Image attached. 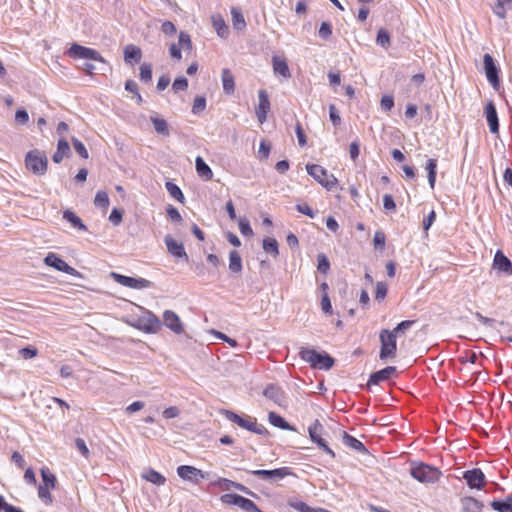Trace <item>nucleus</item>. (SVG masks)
<instances>
[{
  "label": "nucleus",
  "mask_w": 512,
  "mask_h": 512,
  "mask_svg": "<svg viewBox=\"0 0 512 512\" xmlns=\"http://www.w3.org/2000/svg\"><path fill=\"white\" fill-rule=\"evenodd\" d=\"M161 31L168 36H172L176 33V26L171 21H164L161 25Z\"/></svg>",
  "instance_id": "69168bd1"
},
{
  "label": "nucleus",
  "mask_w": 512,
  "mask_h": 512,
  "mask_svg": "<svg viewBox=\"0 0 512 512\" xmlns=\"http://www.w3.org/2000/svg\"><path fill=\"white\" fill-rule=\"evenodd\" d=\"M290 506L298 512H316L317 508L310 507L303 501L290 502Z\"/></svg>",
  "instance_id": "5fc2aeb1"
},
{
  "label": "nucleus",
  "mask_w": 512,
  "mask_h": 512,
  "mask_svg": "<svg viewBox=\"0 0 512 512\" xmlns=\"http://www.w3.org/2000/svg\"><path fill=\"white\" fill-rule=\"evenodd\" d=\"M242 258L236 250L229 253V269L233 273H240L242 271Z\"/></svg>",
  "instance_id": "7c9ffc66"
},
{
  "label": "nucleus",
  "mask_w": 512,
  "mask_h": 512,
  "mask_svg": "<svg viewBox=\"0 0 512 512\" xmlns=\"http://www.w3.org/2000/svg\"><path fill=\"white\" fill-rule=\"evenodd\" d=\"M150 119L154 126L155 131L158 134H162L165 136L169 135V129L166 120H164L163 118H159L157 116H151Z\"/></svg>",
  "instance_id": "a19ab883"
},
{
  "label": "nucleus",
  "mask_w": 512,
  "mask_h": 512,
  "mask_svg": "<svg viewBox=\"0 0 512 512\" xmlns=\"http://www.w3.org/2000/svg\"><path fill=\"white\" fill-rule=\"evenodd\" d=\"M263 395L266 398L272 400L274 403L278 404L279 406L285 405V402H286L285 394H284L283 390L276 385H273V384L268 385L264 389Z\"/></svg>",
  "instance_id": "6ab92c4d"
},
{
  "label": "nucleus",
  "mask_w": 512,
  "mask_h": 512,
  "mask_svg": "<svg viewBox=\"0 0 512 512\" xmlns=\"http://www.w3.org/2000/svg\"><path fill=\"white\" fill-rule=\"evenodd\" d=\"M142 478L157 486H162L166 482V478L154 469H149L142 474Z\"/></svg>",
  "instance_id": "c85d7f7f"
},
{
  "label": "nucleus",
  "mask_w": 512,
  "mask_h": 512,
  "mask_svg": "<svg viewBox=\"0 0 512 512\" xmlns=\"http://www.w3.org/2000/svg\"><path fill=\"white\" fill-rule=\"evenodd\" d=\"M250 473L270 483L280 481L292 474L289 467H281L272 470H253Z\"/></svg>",
  "instance_id": "6e6552de"
},
{
  "label": "nucleus",
  "mask_w": 512,
  "mask_h": 512,
  "mask_svg": "<svg viewBox=\"0 0 512 512\" xmlns=\"http://www.w3.org/2000/svg\"><path fill=\"white\" fill-rule=\"evenodd\" d=\"M124 59L127 63L138 62L141 59V49L135 45H127L124 48Z\"/></svg>",
  "instance_id": "c756f323"
},
{
  "label": "nucleus",
  "mask_w": 512,
  "mask_h": 512,
  "mask_svg": "<svg viewBox=\"0 0 512 512\" xmlns=\"http://www.w3.org/2000/svg\"><path fill=\"white\" fill-rule=\"evenodd\" d=\"M111 276L115 280V282L128 288L141 290L151 286V282L144 278H134L118 274L115 272H112Z\"/></svg>",
  "instance_id": "9d476101"
},
{
  "label": "nucleus",
  "mask_w": 512,
  "mask_h": 512,
  "mask_svg": "<svg viewBox=\"0 0 512 512\" xmlns=\"http://www.w3.org/2000/svg\"><path fill=\"white\" fill-rule=\"evenodd\" d=\"M178 45L181 48V50L182 49L183 50H187V51H191L192 50V48H193L192 40H191L190 35L187 32L181 31L179 33Z\"/></svg>",
  "instance_id": "a18cd8bd"
},
{
  "label": "nucleus",
  "mask_w": 512,
  "mask_h": 512,
  "mask_svg": "<svg viewBox=\"0 0 512 512\" xmlns=\"http://www.w3.org/2000/svg\"><path fill=\"white\" fill-rule=\"evenodd\" d=\"M195 168L199 177L203 178L206 181L212 179L213 172L201 156L196 157Z\"/></svg>",
  "instance_id": "393cba45"
},
{
  "label": "nucleus",
  "mask_w": 512,
  "mask_h": 512,
  "mask_svg": "<svg viewBox=\"0 0 512 512\" xmlns=\"http://www.w3.org/2000/svg\"><path fill=\"white\" fill-rule=\"evenodd\" d=\"M211 21H212L213 28L217 32V35L221 38H227L229 35V28L226 25V22L223 19V17L219 14L212 15Z\"/></svg>",
  "instance_id": "a878e982"
},
{
  "label": "nucleus",
  "mask_w": 512,
  "mask_h": 512,
  "mask_svg": "<svg viewBox=\"0 0 512 512\" xmlns=\"http://www.w3.org/2000/svg\"><path fill=\"white\" fill-rule=\"evenodd\" d=\"M70 152L69 144L66 140L60 139L57 144V150L53 154V161L55 163H60L66 156H68Z\"/></svg>",
  "instance_id": "bb28decb"
},
{
  "label": "nucleus",
  "mask_w": 512,
  "mask_h": 512,
  "mask_svg": "<svg viewBox=\"0 0 512 512\" xmlns=\"http://www.w3.org/2000/svg\"><path fill=\"white\" fill-rule=\"evenodd\" d=\"M343 442L345 445H347L348 447H350L358 452H366L367 451L364 444L361 441H359L358 439H356L355 437H353L347 433H344Z\"/></svg>",
  "instance_id": "c9c22d12"
},
{
  "label": "nucleus",
  "mask_w": 512,
  "mask_h": 512,
  "mask_svg": "<svg viewBox=\"0 0 512 512\" xmlns=\"http://www.w3.org/2000/svg\"><path fill=\"white\" fill-rule=\"evenodd\" d=\"M68 55L72 58L89 59L99 62H104L103 57L98 51L92 48L84 47L79 44H73L69 50Z\"/></svg>",
  "instance_id": "1a4fd4ad"
},
{
  "label": "nucleus",
  "mask_w": 512,
  "mask_h": 512,
  "mask_svg": "<svg viewBox=\"0 0 512 512\" xmlns=\"http://www.w3.org/2000/svg\"><path fill=\"white\" fill-rule=\"evenodd\" d=\"M41 477L43 482L41 486H45L50 489L55 488L56 477L48 468L44 467L41 469Z\"/></svg>",
  "instance_id": "ea45409f"
},
{
  "label": "nucleus",
  "mask_w": 512,
  "mask_h": 512,
  "mask_svg": "<svg viewBox=\"0 0 512 512\" xmlns=\"http://www.w3.org/2000/svg\"><path fill=\"white\" fill-rule=\"evenodd\" d=\"M483 63L487 80L495 89H498L500 86L499 71L493 57L490 54H484Z\"/></svg>",
  "instance_id": "ddd939ff"
},
{
  "label": "nucleus",
  "mask_w": 512,
  "mask_h": 512,
  "mask_svg": "<svg viewBox=\"0 0 512 512\" xmlns=\"http://www.w3.org/2000/svg\"><path fill=\"white\" fill-rule=\"evenodd\" d=\"M94 204L96 207L106 210L110 204L108 194L105 191H98L95 195Z\"/></svg>",
  "instance_id": "c03bdc74"
},
{
  "label": "nucleus",
  "mask_w": 512,
  "mask_h": 512,
  "mask_svg": "<svg viewBox=\"0 0 512 512\" xmlns=\"http://www.w3.org/2000/svg\"><path fill=\"white\" fill-rule=\"evenodd\" d=\"M318 359L319 360H316L315 364L312 366L313 368L329 370L334 365V359L327 353H319Z\"/></svg>",
  "instance_id": "72a5a7b5"
},
{
  "label": "nucleus",
  "mask_w": 512,
  "mask_h": 512,
  "mask_svg": "<svg viewBox=\"0 0 512 512\" xmlns=\"http://www.w3.org/2000/svg\"><path fill=\"white\" fill-rule=\"evenodd\" d=\"M177 475L184 481L199 484L200 481L207 478L209 474L194 466L181 465L177 467Z\"/></svg>",
  "instance_id": "0eeeda50"
},
{
  "label": "nucleus",
  "mask_w": 512,
  "mask_h": 512,
  "mask_svg": "<svg viewBox=\"0 0 512 512\" xmlns=\"http://www.w3.org/2000/svg\"><path fill=\"white\" fill-rule=\"evenodd\" d=\"M269 110L270 101L268 93L266 90L261 89L258 92V105L256 107V116L260 124L266 121Z\"/></svg>",
  "instance_id": "dca6fc26"
},
{
  "label": "nucleus",
  "mask_w": 512,
  "mask_h": 512,
  "mask_svg": "<svg viewBox=\"0 0 512 512\" xmlns=\"http://www.w3.org/2000/svg\"><path fill=\"white\" fill-rule=\"evenodd\" d=\"M263 249L266 253L277 257L279 254L278 243L274 238H266L263 240Z\"/></svg>",
  "instance_id": "37998d69"
},
{
  "label": "nucleus",
  "mask_w": 512,
  "mask_h": 512,
  "mask_svg": "<svg viewBox=\"0 0 512 512\" xmlns=\"http://www.w3.org/2000/svg\"><path fill=\"white\" fill-rule=\"evenodd\" d=\"M490 505L497 512H512V495L502 500H493Z\"/></svg>",
  "instance_id": "cd10ccee"
},
{
  "label": "nucleus",
  "mask_w": 512,
  "mask_h": 512,
  "mask_svg": "<svg viewBox=\"0 0 512 512\" xmlns=\"http://www.w3.org/2000/svg\"><path fill=\"white\" fill-rule=\"evenodd\" d=\"M463 479L471 489L481 490L486 483V477L479 468L465 471L463 473Z\"/></svg>",
  "instance_id": "f8f14e48"
},
{
  "label": "nucleus",
  "mask_w": 512,
  "mask_h": 512,
  "mask_svg": "<svg viewBox=\"0 0 512 512\" xmlns=\"http://www.w3.org/2000/svg\"><path fill=\"white\" fill-rule=\"evenodd\" d=\"M140 79L141 81L147 83L152 79V66L148 63H143L140 66Z\"/></svg>",
  "instance_id": "09e8293b"
},
{
  "label": "nucleus",
  "mask_w": 512,
  "mask_h": 512,
  "mask_svg": "<svg viewBox=\"0 0 512 512\" xmlns=\"http://www.w3.org/2000/svg\"><path fill=\"white\" fill-rule=\"evenodd\" d=\"M164 242L167 247V251L176 258H184L188 260V255L185 251L184 245L182 242L176 241L171 235H166L164 238Z\"/></svg>",
  "instance_id": "f3484780"
},
{
  "label": "nucleus",
  "mask_w": 512,
  "mask_h": 512,
  "mask_svg": "<svg viewBox=\"0 0 512 512\" xmlns=\"http://www.w3.org/2000/svg\"><path fill=\"white\" fill-rule=\"evenodd\" d=\"M239 230L243 236L250 237L253 235V230L251 228L250 222L246 218L239 219Z\"/></svg>",
  "instance_id": "8fccbe9b"
},
{
  "label": "nucleus",
  "mask_w": 512,
  "mask_h": 512,
  "mask_svg": "<svg viewBox=\"0 0 512 512\" xmlns=\"http://www.w3.org/2000/svg\"><path fill=\"white\" fill-rule=\"evenodd\" d=\"M317 261H318V266H317L318 270L321 273H326L330 268V263H329L328 258L324 254H319L317 257Z\"/></svg>",
  "instance_id": "bf43d9fd"
},
{
  "label": "nucleus",
  "mask_w": 512,
  "mask_h": 512,
  "mask_svg": "<svg viewBox=\"0 0 512 512\" xmlns=\"http://www.w3.org/2000/svg\"><path fill=\"white\" fill-rule=\"evenodd\" d=\"M44 262L46 265L55 268L57 271L64 272L68 275H76L77 271L73 267L69 266L64 260L58 257L55 253H48L45 257Z\"/></svg>",
  "instance_id": "4468645a"
},
{
  "label": "nucleus",
  "mask_w": 512,
  "mask_h": 512,
  "mask_svg": "<svg viewBox=\"0 0 512 512\" xmlns=\"http://www.w3.org/2000/svg\"><path fill=\"white\" fill-rule=\"evenodd\" d=\"M269 422L280 429L283 430H293V428L285 421L283 417L276 414L275 412H270L268 415Z\"/></svg>",
  "instance_id": "4c0bfd02"
},
{
  "label": "nucleus",
  "mask_w": 512,
  "mask_h": 512,
  "mask_svg": "<svg viewBox=\"0 0 512 512\" xmlns=\"http://www.w3.org/2000/svg\"><path fill=\"white\" fill-rule=\"evenodd\" d=\"M396 372V368L393 366L385 367L377 372L371 374L368 385H378L381 382L388 380L394 373Z\"/></svg>",
  "instance_id": "4be33fe9"
},
{
  "label": "nucleus",
  "mask_w": 512,
  "mask_h": 512,
  "mask_svg": "<svg viewBox=\"0 0 512 512\" xmlns=\"http://www.w3.org/2000/svg\"><path fill=\"white\" fill-rule=\"evenodd\" d=\"M222 414L225 416L227 420L237 424L239 427L246 429L250 432H253L258 435H263L266 432V428L263 425L257 424L255 418L249 416L245 418L230 410H224Z\"/></svg>",
  "instance_id": "20e7f679"
},
{
  "label": "nucleus",
  "mask_w": 512,
  "mask_h": 512,
  "mask_svg": "<svg viewBox=\"0 0 512 512\" xmlns=\"http://www.w3.org/2000/svg\"><path fill=\"white\" fill-rule=\"evenodd\" d=\"M460 502L462 512H482L484 507L482 502L470 496L463 497Z\"/></svg>",
  "instance_id": "5701e85b"
},
{
  "label": "nucleus",
  "mask_w": 512,
  "mask_h": 512,
  "mask_svg": "<svg viewBox=\"0 0 512 512\" xmlns=\"http://www.w3.org/2000/svg\"><path fill=\"white\" fill-rule=\"evenodd\" d=\"M322 432H323V426L318 420H316L308 428V433H309L311 440L314 443H316L325 453H327L332 458H334L335 453L331 448H329L326 441L321 437Z\"/></svg>",
  "instance_id": "9b49d317"
},
{
  "label": "nucleus",
  "mask_w": 512,
  "mask_h": 512,
  "mask_svg": "<svg viewBox=\"0 0 512 512\" xmlns=\"http://www.w3.org/2000/svg\"><path fill=\"white\" fill-rule=\"evenodd\" d=\"M231 15L233 27L238 31L243 30L246 27V21L241 10L233 7L231 9Z\"/></svg>",
  "instance_id": "2f4dec72"
},
{
  "label": "nucleus",
  "mask_w": 512,
  "mask_h": 512,
  "mask_svg": "<svg viewBox=\"0 0 512 512\" xmlns=\"http://www.w3.org/2000/svg\"><path fill=\"white\" fill-rule=\"evenodd\" d=\"M425 169L427 170L429 185L433 189L436 182L437 160L428 159Z\"/></svg>",
  "instance_id": "e433bc0d"
},
{
  "label": "nucleus",
  "mask_w": 512,
  "mask_h": 512,
  "mask_svg": "<svg viewBox=\"0 0 512 512\" xmlns=\"http://www.w3.org/2000/svg\"><path fill=\"white\" fill-rule=\"evenodd\" d=\"M318 34L320 38L328 40L332 35V25L328 22H322Z\"/></svg>",
  "instance_id": "864d4df0"
},
{
  "label": "nucleus",
  "mask_w": 512,
  "mask_h": 512,
  "mask_svg": "<svg viewBox=\"0 0 512 512\" xmlns=\"http://www.w3.org/2000/svg\"><path fill=\"white\" fill-rule=\"evenodd\" d=\"M486 119L489 125L490 132L496 134L499 132V120L495 105L493 102L487 103L485 107Z\"/></svg>",
  "instance_id": "412c9836"
},
{
  "label": "nucleus",
  "mask_w": 512,
  "mask_h": 512,
  "mask_svg": "<svg viewBox=\"0 0 512 512\" xmlns=\"http://www.w3.org/2000/svg\"><path fill=\"white\" fill-rule=\"evenodd\" d=\"M409 473L412 478L423 484L436 483L442 475L437 467L423 462H412Z\"/></svg>",
  "instance_id": "f257e3e1"
},
{
  "label": "nucleus",
  "mask_w": 512,
  "mask_h": 512,
  "mask_svg": "<svg viewBox=\"0 0 512 512\" xmlns=\"http://www.w3.org/2000/svg\"><path fill=\"white\" fill-rule=\"evenodd\" d=\"M134 326L145 333L154 334L160 331L162 322L154 313L146 311L145 314L137 320Z\"/></svg>",
  "instance_id": "423d86ee"
},
{
  "label": "nucleus",
  "mask_w": 512,
  "mask_h": 512,
  "mask_svg": "<svg viewBox=\"0 0 512 512\" xmlns=\"http://www.w3.org/2000/svg\"><path fill=\"white\" fill-rule=\"evenodd\" d=\"M493 268L506 275L512 274V262L503 254L501 250H497L493 259Z\"/></svg>",
  "instance_id": "a211bd4d"
},
{
  "label": "nucleus",
  "mask_w": 512,
  "mask_h": 512,
  "mask_svg": "<svg viewBox=\"0 0 512 512\" xmlns=\"http://www.w3.org/2000/svg\"><path fill=\"white\" fill-rule=\"evenodd\" d=\"M415 322L412 320H404L400 322L391 332H394L397 336L400 333H404L406 330L412 327Z\"/></svg>",
  "instance_id": "052dcab7"
},
{
  "label": "nucleus",
  "mask_w": 512,
  "mask_h": 512,
  "mask_svg": "<svg viewBox=\"0 0 512 512\" xmlns=\"http://www.w3.org/2000/svg\"><path fill=\"white\" fill-rule=\"evenodd\" d=\"M49 490L50 488L41 485L38 488V496L46 504L52 503V496Z\"/></svg>",
  "instance_id": "13d9d810"
},
{
  "label": "nucleus",
  "mask_w": 512,
  "mask_h": 512,
  "mask_svg": "<svg viewBox=\"0 0 512 512\" xmlns=\"http://www.w3.org/2000/svg\"><path fill=\"white\" fill-rule=\"evenodd\" d=\"M376 43L383 48H388L390 46V35L386 29H379Z\"/></svg>",
  "instance_id": "de8ad7c7"
},
{
  "label": "nucleus",
  "mask_w": 512,
  "mask_h": 512,
  "mask_svg": "<svg viewBox=\"0 0 512 512\" xmlns=\"http://www.w3.org/2000/svg\"><path fill=\"white\" fill-rule=\"evenodd\" d=\"M166 212L168 217L175 222H180L182 220V217L178 211L177 208L173 207L172 205H168L166 208Z\"/></svg>",
  "instance_id": "774afa93"
},
{
  "label": "nucleus",
  "mask_w": 512,
  "mask_h": 512,
  "mask_svg": "<svg viewBox=\"0 0 512 512\" xmlns=\"http://www.w3.org/2000/svg\"><path fill=\"white\" fill-rule=\"evenodd\" d=\"M240 498H241V495L234 494V493H227V494L222 495L220 499H221L222 503H224V504L238 506Z\"/></svg>",
  "instance_id": "603ef678"
},
{
  "label": "nucleus",
  "mask_w": 512,
  "mask_h": 512,
  "mask_svg": "<svg viewBox=\"0 0 512 512\" xmlns=\"http://www.w3.org/2000/svg\"><path fill=\"white\" fill-rule=\"evenodd\" d=\"M511 6L512 0H497L496 5L493 8V12L500 19H504L506 17L507 9H510Z\"/></svg>",
  "instance_id": "f704fd0d"
},
{
  "label": "nucleus",
  "mask_w": 512,
  "mask_h": 512,
  "mask_svg": "<svg viewBox=\"0 0 512 512\" xmlns=\"http://www.w3.org/2000/svg\"><path fill=\"white\" fill-rule=\"evenodd\" d=\"M206 108V99L202 96H198L194 99L192 106V113L197 115L200 114Z\"/></svg>",
  "instance_id": "3c124183"
},
{
  "label": "nucleus",
  "mask_w": 512,
  "mask_h": 512,
  "mask_svg": "<svg viewBox=\"0 0 512 512\" xmlns=\"http://www.w3.org/2000/svg\"><path fill=\"white\" fill-rule=\"evenodd\" d=\"M273 72L275 75H280L285 79L291 77L290 69L287 60L284 57L274 55L272 57Z\"/></svg>",
  "instance_id": "aec40b11"
},
{
  "label": "nucleus",
  "mask_w": 512,
  "mask_h": 512,
  "mask_svg": "<svg viewBox=\"0 0 512 512\" xmlns=\"http://www.w3.org/2000/svg\"><path fill=\"white\" fill-rule=\"evenodd\" d=\"M321 309L326 314H331L332 313V305H331V301H330V298H329V295H328L327 292H325L322 295V298H321Z\"/></svg>",
  "instance_id": "e2e57ef3"
},
{
  "label": "nucleus",
  "mask_w": 512,
  "mask_h": 512,
  "mask_svg": "<svg viewBox=\"0 0 512 512\" xmlns=\"http://www.w3.org/2000/svg\"><path fill=\"white\" fill-rule=\"evenodd\" d=\"M123 213L121 210L114 208L109 216V221L115 225L118 226L122 221Z\"/></svg>",
  "instance_id": "0e129e2a"
},
{
  "label": "nucleus",
  "mask_w": 512,
  "mask_h": 512,
  "mask_svg": "<svg viewBox=\"0 0 512 512\" xmlns=\"http://www.w3.org/2000/svg\"><path fill=\"white\" fill-rule=\"evenodd\" d=\"M163 324L177 335L184 332V325L180 317L172 310H165L163 312Z\"/></svg>",
  "instance_id": "2eb2a0df"
},
{
  "label": "nucleus",
  "mask_w": 512,
  "mask_h": 512,
  "mask_svg": "<svg viewBox=\"0 0 512 512\" xmlns=\"http://www.w3.org/2000/svg\"><path fill=\"white\" fill-rule=\"evenodd\" d=\"M221 80L225 94H233L235 91V81L232 72L228 68L222 70Z\"/></svg>",
  "instance_id": "b1692460"
},
{
  "label": "nucleus",
  "mask_w": 512,
  "mask_h": 512,
  "mask_svg": "<svg viewBox=\"0 0 512 512\" xmlns=\"http://www.w3.org/2000/svg\"><path fill=\"white\" fill-rule=\"evenodd\" d=\"M242 510L246 512H261L257 505L250 499L241 496L239 505Z\"/></svg>",
  "instance_id": "49530a36"
},
{
  "label": "nucleus",
  "mask_w": 512,
  "mask_h": 512,
  "mask_svg": "<svg viewBox=\"0 0 512 512\" xmlns=\"http://www.w3.org/2000/svg\"><path fill=\"white\" fill-rule=\"evenodd\" d=\"M300 358L313 366L316 360H319V353L313 349L301 348L299 352Z\"/></svg>",
  "instance_id": "58836bf2"
},
{
  "label": "nucleus",
  "mask_w": 512,
  "mask_h": 512,
  "mask_svg": "<svg viewBox=\"0 0 512 512\" xmlns=\"http://www.w3.org/2000/svg\"><path fill=\"white\" fill-rule=\"evenodd\" d=\"M188 88V80L185 77L176 78L172 84L175 92L186 91Z\"/></svg>",
  "instance_id": "6e6d98bb"
},
{
  "label": "nucleus",
  "mask_w": 512,
  "mask_h": 512,
  "mask_svg": "<svg viewBox=\"0 0 512 512\" xmlns=\"http://www.w3.org/2000/svg\"><path fill=\"white\" fill-rule=\"evenodd\" d=\"M73 148L75 152L82 158H88V151L85 148L84 144L76 138H73Z\"/></svg>",
  "instance_id": "4d7b16f0"
},
{
  "label": "nucleus",
  "mask_w": 512,
  "mask_h": 512,
  "mask_svg": "<svg viewBox=\"0 0 512 512\" xmlns=\"http://www.w3.org/2000/svg\"><path fill=\"white\" fill-rule=\"evenodd\" d=\"M63 218L68 221L74 228L86 231L87 227L83 224L82 220L72 211L66 210L63 213Z\"/></svg>",
  "instance_id": "473e14b6"
},
{
  "label": "nucleus",
  "mask_w": 512,
  "mask_h": 512,
  "mask_svg": "<svg viewBox=\"0 0 512 512\" xmlns=\"http://www.w3.org/2000/svg\"><path fill=\"white\" fill-rule=\"evenodd\" d=\"M387 294V285L384 282H377L376 284V291H375V298L376 300H383L386 297Z\"/></svg>",
  "instance_id": "680f3d73"
},
{
  "label": "nucleus",
  "mask_w": 512,
  "mask_h": 512,
  "mask_svg": "<svg viewBox=\"0 0 512 512\" xmlns=\"http://www.w3.org/2000/svg\"><path fill=\"white\" fill-rule=\"evenodd\" d=\"M26 168L35 175H44L47 171L48 160L43 151L34 149L25 156Z\"/></svg>",
  "instance_id": "7ed1b4c3"
},
{
  "label": "nucleus",
  "mask_w": 512,
  "mask_h": 512,
  "mask_svg": "<svg viewBox=\"0 0 512 512\" xmlns=\"http://www.w3.org/2000/svg\"><path fill=\"white\" fill-rule=\"evenodd\" d=\"M166 190L169 193V195L174 198L175 200L183 203L184 196L181 191V189L173 182L167 181L165 184Z\"/></svg>",
  "instance_id": "79ce46f5"
},
{
  "label": "nucleus",
  "mask_w": 512,
  "mask_h": 512,
  "mask_svg": "<svg viewBox=\"0 0 512 512\" xmlns=\"http://www.w3.org/2000/svg\"><path fill=\"white\" fill-rule=\"evenodd\" d=\"M381 349L379 357L381 360L387 358H394L396 356L397 343L396 335L388 329H383L380 332Z\"/></svg>",
  "instance_id": "39448f33"
},
{
  "label": "nucleus",
  "mask_w": 512,
  "mask_h": 512,
  "mask_svg": "<svg viewBox=\"0 0 512 512\" xmlns=\"http://www.w3.org/2000/svg\"><path fill=\"white\" fill-rule=\"evenodd\" d=\"M296 210L299 213L307 215L310 218H314L316 216V212L312 210V208L307 204H297Z\"/></svg>",
  "instance_id": "338daca9"
},
{
  "label": "nucleus",
  "mask_w": 512,
  "mask_h": 512,
  "mask_svg": "<svg viewBox=\"0 0 512 512\" xmlns=\"http://www.w3.org/2000/svg\"><path fill=\"white\" fill-rule=\"evenodd\" d=\"M307 173L314 178L320 185L329 191L334 190L338 185V180L333 174H329L328 171L317 164H307Z\"/></svg>",
  "instance_id": "f03ea898"
}]
</instances>
